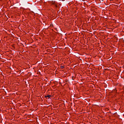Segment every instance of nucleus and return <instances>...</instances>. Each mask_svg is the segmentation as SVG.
Wrapping results in <instances>:
<instances>
[{"instance_id": "obj_1", "label": "nucleus", "mask_w": 124, "mask_h": 124, "mask_svg": "<svg viewBox=\"0 0 124 124\" xmlns=\"http://www.w3.org/2000/svg\"><path fill=\"white\" fill-rule=\"evenodd\" d=\"M51 95H47V96H45V97H48L49 98H50V97H51Z\"/></svg>"}, {"instance_id": "obj_2", "label": "nucleus", "mask_w": 124, "mask_h": 124, "mask_svg": "<svg viewBox=\"0 0 124 124\" xmlns=\"http://www.w3.org/2000/svg\"><path fill=\"white\" fill-rule=\"evenodd\" d=\"M72 79H73V80H74V77H72Z\"/></svg>"}, {"instance_id": "obj_3", "label": "nucleus", "mask_w": 124, "mask_h": 124, "mask_svg": "<svg viewBox=\"0 0 124 124\" xmlns=\"http://www.w3.org/2000/svg\"><path fill=\"white\" fill-rule=\"evenodd\" d=\"M62 68H63V66H62Z\"/></svg>"}]
</instances>
